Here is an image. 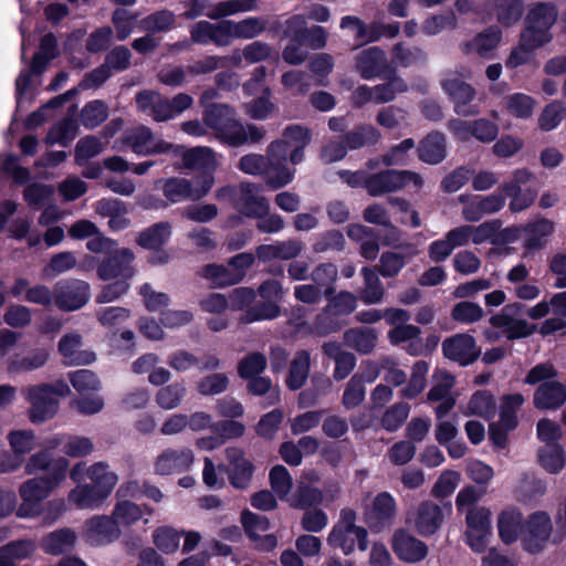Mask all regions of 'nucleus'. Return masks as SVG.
<instances>
[{
    "instance_id": "59",
    "label": "nucleus",
    "mask_w": 566,
    "mask_h": 566,
    "mask_svg": "<svg viewBox=\"0 0 566 566\" xmlns=\"http://www.w3.org/2000/svg\"><path fill=\"white\" fill-rule=\"evenodd\" d=\"M283 417V410L280 408L264 413L255 424V433L265 440L274 439L282 424Z\"/></svg>"
},
{
    "instance_id": "19",
    "label": "nucleus",
    "mask_w": 566,
    "mask_h": 566,
    "mask_svg": "<svg viewBox=\"0 0 566 566\" xmlns=\"http://www.w3.org/2000/svg\"><path fill=\"white\" fill-rule=\"evenodd\" d=\"M46 389L38 385L31 386L27 391V400L30 403L28 410L29 420L34 424H41L55 417L59 410V400L45 395Z\"/></svg>"
},
{
    "instance_id": "34",
    "label": "nucleus",
    "mask_w": 566,
    "mask_h": 566,
    "mask_svg": "<svg viewBox=\"0 0 566 566\" xmlns=\"http://www.w3.org/2000/svg\"><path fill=\"white\" fill-rule=\"evenodd\" d=\"M385 83L378 84L373 87L374 102L384 104L391 102L396 98L397 94L408 91L407 82L400 77L396 70H389V73L380 77Z\"/></svg>"
},
{
    "instance_id": "10",
    "label": "nucleus",
    "mask_w": 566,
    "mask_h": 566,
    "mask_svg": "<svg viewBox=\"0 0 566 566\" xmlns=\"http://www.w3.org/2000/svg\"><path fill=\"white\" fill-rule=\"evenodd\" d=\"M465 542L475 553H483L492 534L491 512L489 509L471 507L465 515Z\"/></svg>"
},
{
    "instance_id": "42",
    "label": "nucleus",
    "mask_w": 566,
    "mask_h": 566,
    "mask_svg": "<svg viewBox=\"0 0 566 566\" xmlns=\"http://www.w3.org/2000/svg\"><path fill=\"white\" fill-rule=\"evenodd\" d=\"M346 344L363 355L370 354L377 342V333L374 328H350L345 332Z\"/></svg>"
},
{
    "instance_id": "22",
    "label": "nucleus",
    "mask_w": 566,
    "mask_h": 566,
    "mask_svg": "<svg viewBox=\"0 0 566 566\" xmlns=\"http://www.w3.org/2000/svg\"><path fill=\"white\" fill-rule=\"evenodd\" d=\"M85 536L93 544L105 545L115 542L120 530L113 515H97L85 522Z\"/></svg>"
},
{
    "instance_id": "54",
    "label": "nucleus",
    "mask_w": 566,
    "mask_h": 566,
    "mask_svg": "<svg viewBox=\"0 0 566 566\" xmlns=\"http://www.w3.org/2000/svg\"><path fill=\"white\" fill-rule=\"evenodd\" d=\"M323 502V493L319 489L310 484H301L294 492L290 505L297 510L313 509Z\"/></svg>"
},
{
    "instance_id": "16",
    "label": "nucleus",
    "mask_w": 566,
    "mask_h": 566,
    "mask_svg": "<svg viewBox=\"0 0 566 566\" xmlns=\"http://www.w3.org/2000/svg\"><path fill=\"white\" fill-rule=\"evenodd\" d=\"M442 87L453 103L457 115L469 117L480 113L478 104H472L475 98L474 87L461 78H448L442 82Z\"/></svg>"
},
{
    "instance_id": "55",
    "label": "nucleus",
    "mask_w": 566,
    "mask_h": 566,
    "mask_svg": "<svg viewBox=\"0 0 566 566\" xmlns=\"http://www.w3.org/2000/svg\"><path fill=\"white\" fill-rule=\"evenodd\" d=\"M187 389L182 381H176L161 387L156 394L157 405L166 410L177 408L184 397L186 396Z\"/></svg>"
},
{
    "instance_id": "9",
    "label": "nucleus",
    "mask_w": 566,
    "mask_h": 566,
    "mask_svg": "<svg viewBox=\"0 0 566 566\" xmlns=\"http://www.w3.org/2000/svg\"><path fill=\"white\" fill-rule=\"evenodd\" d=\"M135 259V253L129 248L113 249L97 264V277L104 282L115 279H133L136 274Z\"/></svg>"
},
{
    "instance_id": "51",
    "label": "nucleus",
    "mask_w": 566,
    "mask_h": 566,
    "mask_svg": "<svg viewBox=\"0 0 566 566\" xmlns=\"http://www.w3.org/2000/svg\"><path fill=\"white\" fill-rule=\"evenodd\" d=\"M281 315V306L274 302H258L250 306L241 316L242 324H251L260 321H270Z\"/></svg>"
},
{
    "instance_id": "52",
    "label": "nucleus",
    "mask_w": 566,
    "mask_h": 566,
    "mask_svg": "<svg viewBox=\"0 0 566 566\" xmlns=\"http://www.w3.org/2000/svg\"><path fill=\"white\" fill-rule=\"evenodd\" d=\"M13 455L24 460L35 447V433L31 429L11 430L7 436Z\"/></svg>"
},
{
    "instance_id": "47",
    "label": "nucleus",
    "mask_w": 566,
    "mask_h": 566,
    "mask_svg": "<svg viewBox=\"0 0 566 566\" xmlns=\"http://www.w3.org/2000/svg\"><path fill=\"white\" fill-rule=\"evenodd\" d=\"M468 409L470 415L490 420L496 413V401L491 391L476 390L468 402Z\"/></svg>"
},
{
    "instance_id": "23",
    "label": "nucleus",
    "mask_w": 566,
    "mask_h": 566,
    "mask_svg": "<svg viewBox=\"0 0 566 566\" xmlns=\"http://www.w3.org/2000/svg\"><path fill=\"white\" fill-rule=\"evenodd\" d=\"M566 402V385L558 380L539 384L533 394V405L537 410H558Z\"/></svg>"
},
{
    "instance_id": "15",
    "label": "nucleus",
    "mask_w": 566,
    "mask_h": 566,
    "mask_svg": "<svg viewBox=\"0 0 566 566\" xmlns=\"http://www.w3.org/2000/svg\"><path fill=\"white\" fill-rule=\"evenodd\" d=\"M397 513V502L387 491L379 492L371 504L365 509L364 518L373 532H381L391 525Z\"/></svg>"
},
{
    "instance_id": "4",
    "label": "nucleus",
    "mask_w": 566,
    "mask_h": 566,
    "mask_svg": "<svg viewBox=\"0 0 566 566\" xmlns=\"http://www.w3.org/2000/svg\"><path fill=\"white\" fill-rule=\"evenodd\" d=\"M170 153L175 157H181L185 168L197 171L193 177L195 184L203 186V181H209V190H211L214 184L217 161L210 148L193 147L186 149L184 146L172 144Z\"/></svg>"
},
{
    "instance_id": "37",
    "label": "nucleus",
    "mask_w": 566,
    "mask_h": 566,
    "mask_svg": "<svg viewBox=\"0 0 566 566\" xmlns=\"http://www.w3.org/2000/svg\"><path fill=\"white\" fill-rule=\"evenodd\" d=\"M349 24H355V40L363 44L377 42L384 35V27L378 22H371L367 25L355 15H345L340 19V29L349 28Z\"/></svg>"
},
{
    "instance_id": "24",
    "label": "nucleus",
    "mask_w": 566,
    "mask_h": 566,
    "mask_svg": "<svg viewBox=\"0 0 566 566\" xmlns=\"http://www.w3.org/2000/svg\"><path fill=\"white\" fill-rule=\"evenodd\" d=\"M193 462L190 449H166L156 459L155 472L159 475H170L188 471Z\"/></svg>"
},
{
    "instance_id": "64",
    "label": "nucleus",
    "mask_w": 566,
    "mask_h": 566,
    "mask_svg": "<svg viewBox=\"0 0 566 566\" xmlns=\"http://www.w3.org/2000/svg\"><path fill=\"white\" fill-rule=\"evenodd\" d=\"M269 480L272 491L281 500H283L291 491L293 481L289 470L282 465L276 464L271 468Z\"/></svg>"
},
{
    "instance_id": "35",
    "label": "nucleus",
    "mask_w": 566,
    "mask_h": 566,
    "mask_svg": "<svg viewBox=\"0 0 566 566\" xmlns=\"http://www.w3.org/2000/svg\"><path fill=\"white\" fill-rule=\"evenodd\" d=\"M347 150H357L365 146H374L380 139L379 130L373 125L360 124L339 136Z\"/></svg>"
},
{
    "instance_id": "28",
    "label": "nucleus",
    "mask_w": 566,
    "mask_h": 566,
    "mask_svg": "<svg viewBox=\"0 0 566 566\" xmlns=\"http://www.w3.org/2000/svg\"><path fill=\"white\" fill-rule=\"evenodd\" d=\"M524 530V517L516 507H506L497 515L499 537L505 545L515 543Z\"/></svg>"
},
{
    "instance_id": "30",
    "label": "nucleus",
    "mask_w": 566,
    "mask_h": 566,
    "mask_svg": "<svg viewBox=\"0 0 566 566\" xmlns=\"http://www.w3.org/2000/svg\"><path fill=\"white\" fill-rule=\"evenodd\" d=\"M77 536L72 528L63 527L50 532L41 538V549L53 556L63 555L74 549Z\"/></svg>"
},
{
    "instance_id": "8",
    "label": "nucleus",
    "mask_w": 566,
    "mask_h": 566,
    "mask_svg": "<svg viewBox=\"0 0 566 566\" xmlns=\"http://www.w3.org/2000/svg\"><path fill=\"white\" fill-rule=\"evenodd\" d=\"M156 188L161 190L166 201L171 205L182 201H198L205 198L209 192V181H203V186L195 184L182 177L161 178L156 181Z\"/></svg>"
},
{
    "instance_id": "2",
    "label": "nucleus",
    "mask_w": 566,
    "mask_h": 566,
    "mask_svg": "<svg viewBox=\"0 0 566 566\" xmlns=\"http://www.w3.org/2000/svg\"><path fill=\"white\" fill-rule=\"evenodd\" d=\"M557 19L558 10L555 3L536 2L528 9L520 34L545 46L554 39L552 29Z\"/></svg>"
},
{
    "instance_id": "29",
    "label": "nucleus",
    "mask_w": 566,
    "mask_h": 566,
    "mask_svg": "<svg viewBox=\"0 0 566 566\" xmlns=\"http://www.w3.org/2000/svg\"><path fill=\"white\" fill-rule=\"evenodd\" d=\"M418 158L429 165H438L447 157V140L444 134L438 130L424 136L417 148Z\"/></svg>"
},
{
    "instance_id": "48",
    "label": "nucleus",
    "mask_w": 566,
    "mask_h": 566,
    "mask_svg": "<svg viewBox=\"0 0 566 566\" xmlns=\"http://www.w3.org/2000/svg\"><path fill=\"white\" fill-rule=\"evenodd\" d=\"M543 48L536 42L520 34L517 45L514 46L505 62L507 69H516L530 63L534 59V52Z\"/></svg>"
},
{
    "instance_id": "38",
    "label": "nucleus",
    "mask_w": 566,
    "mask_h": 566,
    "mask_svg": "<svg viewBox=\"0 0 566 566\" xmlns=\"http://www.w3.org/2000/svg\"><path fill=\"white\" fill-rule=\"evenodd\" d=\"M311 355L307 350H298L291 361L289 374L286 377V386L290 390L296 391L301 389L310 373Z\"/></svg>"
},
{
    "instance_id": "56",
    "label": "nucleus",
    "mask_w": 566,
    "mask_h": 566,
    "mask_svg": "<svg viewBox=\"0 0 566 566\" xmlns=\"http://www.w3.org/2000/svg\"><path fill=\"white\" fill-rule=\"evenodd\" d=\"M87 475L92 484L106 492V497L109 496L117 482V475L108 471V465L104 462L94 463L87 470Z\"/></svg>"
},
{
    "instance_id": "58",
    "label": "nucleus",
    "mask_w": 566,
    "mask_h": 566,
    "mask_svg": "<svg viewBox=\"0 0 566 566\" xmlns=\"http://www.w3.org/2000/svg\"><path fill=\"white\" fill-rule=\"evenodd\" d=\"M535 99L524 93H514L505 97V108L516 118H530L533 114Z\"/></svg>"
},
{
    "instance_id": "32",
    "label": "nucleus",
    "mask_w": 566,
    "mask_h": 566,
    "mask_svg": "<svg viewBox=\"0 0 566 566\" xmlns=\"http://www.w3.org/2000/svg\"><path fill=\"white\" fill-rule=\"evenodd\" d=\"M283 139L292 145L290 154V161L293 165H298L304 159L305 148L312 140V132L308 127L300 124L287 125L283 130Z\"/></svg>"
},
{
    "instance_id": "63",
    "label": "nucleus",
    "mask_w": 566,
    "mask_h": 566,
    "mask_svg": "<svg viewBox=\"0 0 566 566\" xmlns=\"http://www.w3.org/2000/svg\"><path fill=\"white\" fill-rule=\"evenodd\" d=\"M133 279H115L113 282L102 286L99 293L95 297L97 304L112 303L124 295H126L130 289V282Z\"/></svg>"
},
{
    "instance_id": "43",
    "label": "nucleus",
    "mask_w": 566,
    "mask_h": 566,
    "mask_svg": "<svg viewBox=\"0 0 566 566\" xmlns=\"http://www.w3.org/2000/svg\"><path fill=\"white\" fill-rule=\"evenodd\" d=\"M200 276L210 280L213 287H226L240 283L243 280V274L234 275L232 270L228 268L209 263L201 268L199 271Z\"/></svg>"
},
{
    "instance_id": "21",
    "label": "nucleus",
    "mask_w": 566,
    "mask_h": 566,
    "mask_svg": "<svg viewBox=\"0 0 566 566\" xmlns=\"http://www.w3.org/2000/svg\"><path fill=\"white\" fill-rule=\"evenodd\" d=\"M356 69L364 80L381 77L396 70L388 63L385 52L378 46L368 48L356 57Z\"/></svg>"
},
{
    "instance_id": "44",
    "label": "nucleus",
    "mask_w": 566,
    "mask_h": 566,
    "mask_svg": "<svg viewBox=\"0 0 566 566\" xmlns=\"http://www.w3.org/2000/svg\"><path fill=\"white\" fill-rule=\"evenodd\" d=\"M237 167L247 175L262 176L265 184L268 178L274 175L269 158L261 154L251 153L242 156Z\"/></svg>"
},
{
    "instance_id": "11",
    "label": "nucleus",
    "mask_w": 566,
    "mask_h": 566,
    "mask_svg": "<svg viewBox=\"0 0 566 566\" xmlns=\"http://www.w3.org/2000/svg\"><path fill=\"white\" fill-rule=\"evenodd\" d=\"M122 142L138 156L168 154L172 148L171 143L155 138L153 130L145 125L126 130Z\"/></svg>"
},
{
    "instance_id": "62",
    "label": "nucleus",
    "mask_w": 566,
    "mask_h": 566,
    "mask_svg": "<svg viewBox=\"0 0 566 566\" xmlns=\"http://www.w3.org/2000/svg\"><path fill=\"white\" fill-rule=\"evenodd\" d=\"M138 14L124 8H116L112 13V23L116 31V39L125 41L133 32Z\"/></svg>"
},
{
    "instance_id": "12",
    "label": "nucleus",
    "mask_w": 566,
    "mask_h": 566,
    "mask_svg": "<svg viewBox=\"0 0 566 566\" xmlns=\"http://www.w3.org/2000/svg\"><path fill=\"white\" fill-rule=\"evenodd\" d=\"M447 126L450 133L461 142H467L473 137L481 143H491L499 135V126L488 118L473 120L451 118Z\"/></svg>"
},
{
    "instance_id": "53",
    "label": "nucleus",
    "mask_w": 566,
    "mask_h": 566,
    "mask_svg": "<svg viewBox=\"0 0 566 566\" xmlns=\"http://www.w3.org/2000/svg\"><path fill=\"white\" fill-rule=\"evenodd\" d=\"M266 356L260 352H252L239 360L237 371L241 379L247 380L261 375L266 369Z\"/></svg>"
},
{
    "instance_id": "36",
    "label": "nucleus",
    "mask_w": 566,
    "mask_h": 566,
    "mask_svg": "<svg viewBox=\"0 0 566 566\" xmlns=\"http://www.w3.org/2000/svg\"><path fill=\"white\" fill-rule=\"evenodd\" d=\"M502 39L499 27L491 25L478 33L472 41L464 43V52L474 50L481 57H488L489 53L497 48Z\"/></svg>"
},
{
    "instance_id": "26",
    "label": "nucleus",
    "mask_w": 566,
    "mask_h": 566,
    "mask_svg": "<svg viewBox=\"0 0 566 566\" xmlns=\"http://www.w3.org/2000/svg\"><path fill=\"white\" fill-rule=\"evenodd\" d=\"M505 198L502 193H491L488 196H474L462 208V216L469 222L480 221L485 214L500 211L505 206Z\"/></svg>"
},
{
    "instance_id": "45",
    "label": "nucleus",
    "mask_w": 566,
    "mask_h": 566,
    "mask_svg": "<svg viewBox=\"0 0 566 566\" xmlns=\"http://www.w3.org/2000/svg\"><path fill=\"white\" fill-rule=\"evenodd\" d=\"M494 10L497 22L510 28L518 22L524 12L523 0H495Z\"/></svg>"
},
{
    "instance_id": "40",
    "label": "nucleus",
    "mask_w": 566,
    "mask_h": 566,
    "mask_svg": "<svg viewBox=\"0 0 566 566\" xmlns=\"http://www.w3.org/2000/svg\"><path fill=\"white\" fill-rule=\"evenodd\" d=\"M54 490L52 484L43 475L29 479L23 482L19 489L23 503L39 504L46 499Z\"/></svg>"
},
{
    "instance_id": "13",
    "label": "nucleus",
    "mask_w": 566,
    "mask_h": 566,
    "mask_svg": "<svg viewBox=\"0 0 566 566\" xmlns=\"http://www.w3.org/2000/svg\"><path fill=\"white\" fill-rule=\"evenodd\" d=\"M90 292L91 286L85 281L62 280L54 286V304L64 312L80 310L88 302Z\"/></svg>"
},
{
    "instance_id": "49",
    "label": "nucleus",
    "mask_w": 566,
    "mask_h": 566,
    "mask_svg": "<svg viewBox=\"0 0 566 566\" xmlns=\"http://www.w3.org/2000/svg\"><path fill=\"white\" fill-rule=\"evenodd\" d=\"M176 15L172 11L163 9L155 11L140 20L139 27L143 31L168 32L175 28Z\"/></svg>"
},
{
    "instance_id": "1",
    "label": "nucleus",
    "mask_w": 566,
    "mask_h": 566,
    "mask_svg": "<svg viewBox=\"0 0 566 566\" xmlns=\"http://www.w3.org/2000/svg\"><path fill=\"white\" fill-rule=\"evenodd\" d=\"M205 125L214 132L216 138L226 146L240 147L258 144L265 136V129L254 124L245 126L237 118L235 109L223 103H211L203 111Z\"/></svg>"
},
{
    "instance_id": "41",
    "label": "nucleus",
    "mask_w": 566,
    "mask_h": 566,
    "mask_svg": "<svg viewBox=\"0 0 566 566\" xmlns=\"http://www.w3.org/2000/svg\"><path fill=\"white\" fill-rule=\"evenodd\" d=\"M524 402L525 398L520 392L503 395L499 406V421L507 429H516L518 426L517 411Z\"/></svg>"
},
{
    "instance_id": "46",
    "label": "nucleus",
    "mask_w": 566,
    "mask_h": 566,
    "mask_svg": "<svg viewBox=\"0 0 566 566\" xmlns=\"http://www.w3.org/2000/svg\"><path fill=\"white\" fill-rule=\"evenodd\" d=\"M109 115V108L105 101L93 99L87 102L81 111V123L86 129L101 126Z\"/></svg>"
},
{
    "instance_id": "18",
    "label": "nucleus",
    "mask_w": 566,
    "mask_h": 566,
    "mask_svg": "<svg viewBox=\"0 0 566 566\" xmlns=\"http://www.w3.org/2000/svg\"><path fill=\"white\" fill-rule=\"evenodd\" d=\"M391 548L398 559L409 564L423 560L429 552L424 542L418 539L405 528L395 531L391 539Z\"/></svg>"
},
{
    "instance_id": "50",
    "label": "nucleus",
    "mask_w": 566,
    "mask_h": 566,
    "mask_svg": "<svg viewBox=\"0 0 566 566\" xmlns=\"http://www.w3.org/2000/svg\"><path fill=\"white\" fill-rule=\"evenodd\" d=\"M537 457L539 464L552 474L560 472L566 461V453L559 443L541 448Z\"/></svg>"
},
{
    "instance_id": "61",
    "label": "nucleus",
    "mask_w": 566,
    "mask_h": 566,
    "mask_svg": "<svg viewBox=\"0 0 566 566\" xmlns=\"http://www.w3.org/2000/svg\"><path fill=\"white\" fill-rule=\"evenodd\" d=\"M76 125L72 119H64L62 123L54 125L48 132L44 142L48 146L59 144L67 147L69 143L75 138Z\"/></svg>"
},
{
    "instance_id": "31",
    "label": "nucleus",
    "mask_w": 566,
    "mask_h": 566,
    "mask_svg": "<svg viewBox=\"0 0 566 566\" xmlns=\"http://www.w3.org/2000/svg\"><path fill=\"white\" fill-rule=\"evenodd\" d=\"M82 336L80 334H65L61 337L57 349L67 365H90L95 360V354L90 350H80Z\"/></svg>"
},
{
    "instance_id": "3",
    "label": "nucleus",
    "mask_w": 566,
    "mask_h": 566,
    "mask_svg": "<svg viewBox=\"0 0 566 566\" xmlns=\"http://www.w3.org/2000/svg\"><path fill=\"white\" fill-rule=\"evenodd\" d=\"M356 511L349 507L343 509L339 514V521L329 532L327 542L333 547H339L345 555H349L355 549V542L348 537L354 534L357 538L358 549L364 552L368 548V532L363 526H357Z\"/></svg>"
},
{
    "instance_id": "6",
    "label": "nucleus",
    "mask_w": 566,
    "mask_h": 566,
    "mask_svg": "<svg viewBox=\"0 0 566 566\" xmlns=\"http://www.w3.org/2000/svg\"><path fill=\"white\" fill-rule=\"evenodd\" d=\"M412 182L416 187L422 186V178L418 172L410 170L387 169L376 174H368L366 190L369 196L378 197L405 188Z\"/></svg>"
},
{
    "instance_id": "14",
    "label": "nucleus",
    "mask_w": 566,
    "mask_h": 566,
    "mask_svg": "<svg viewBox=\"0 0 566 566\" xmlns=\"http://www.w3.org/2000/svg\"><path fill=\"white\" fill-rule=\"evenodd\" d=\"M552 533V521L544 511H536L525 521L523 547L531 554H537L545 547Z\"/></svg>"
},
{
    "instance_id": "60",
    "label": "nucleus",
    "mask_w": 566,
    "mask_h": 566,
    "mask_svg": "<svg viewBox=\"0 0 566 566\" xmlns=\"http://www.w3.org/2000/svg\"><path fill=\"white\" fill-rule=\"evenodd\" d=\"M365 396L364 379H360L358 374H354L344 389L342 405L347 410L354 409L365 400Z\"/></svg>"
},
{
    "instance_id": "33",
    "label": "nucleus",
    "mask_w": 566,
    "mask_h": 566,
    "mask_svg": "<svg viewBox=\"0 0 566 566\" xmlns=\"http://www.w3.org/2000/svg\"><path fill=\"white\" fill-rule=\"evenodd\" d=\"M171 237V224L168 221L156 222L142 230L136 244L146 250H160Z\"/></svg>"
},
{
    "instance_id": "25",
    "label": "nucleus",
    "mask_w": 566,
    "mask_h": 566,
    "mask_svg": "<svg viewBox=\"0 0 566 566\" xmlns=\"http://www.w3.org/2000/svg\"><path fill=\"white\" fill-rule=\"evenodd\" d=\"M442 509L432 501H422L415 514V528L422 537L434 535L443 523Z\"/></svg>"
},
{
    "instance_id": "27",
    "label": "nucleus",
    "mask_w": 566,
    "mask_h": 566,
    "mask_svg": "<svg viewBox=\"0 0 566 566\" xmlns=\"http://www.w3.org/2000/svg\"><path fill=\"white\" fill-rule=\"evenodd\" d=\"M555 229L554 222L547 218H538L523 227V247L528 252L542 250L548 243Z\"/></svg>"
},
{
    "instance_id": "39",
    "label": "nucleus",
    "mask_w": 566,
    "mask_h": 566,
    "mask_svg": "<svg viewBox=\"0 0 566 566\" xmlns=\"http://www.w3.org/2000/svg\"><path fill=\"white\" fill-rule=\"evenodd\" d=\"M364 289L359 291V298L367 305L380 303L385 295V289L377 271L369 266L361 269Z\"/></svg>"
},
{
    "instance_id": "20",
    "label": "nucleus",
    "mask_w": 566,
    "mask_h": 566,
    "mask_svg": "<svg viewBox=\"0 0 566 566\" xmlns=\"http://www.w3.org/2000/svg\"><path fill=\"white\" fill-rule=\"evenodd\" d=\"M262 190L261 185L254 182H241L238 211L249 219H260L269 214L270 203L264 196H258Z\"/></svg>"
},
{
    "instance_id": "57",
    "label": "nucleus",
    "mask_w": 566,
    "mask_h": 566,
    "mask_svg": "<svg viewBox=\"0 0 566 566\" xmlns=\"http://www.w3.org/2000/svg\"><path fill=\"white\" fill-rule=\"evenodd\" d=\"M67 378L73 388L81 395L96 392L101 389L97 375L90 369L70 371Z\"/></svg>"
},
{
    "instance_id": "7",
    "label": "nucleus",
    "mask_w": 566,
    "mask_h": 566,
    "mask_svg": "<svg viewBox=\"0 0 566 566\" xmlns=\"http://www.w3.org/2000/svg\"><path fill=\"white\" fill-rule=\"evenodd\" d=\"M292 145L289 142L275 139L270 143L266 149V158L270 160V166L274 172L272 177L266 180V187L271 190H279L291 184L295 176V169L287 166Z\"/></svg>"
},
{
    "instance_id": "17",
    "label": "nucleus",
    "mask_w": 566,
    "mask_h": 566,
    "mask_svg": "<svg viewBox=\"0 0 566 566\" xmlns=\"http://www.w3.org/2000/svg\"><path fill=\"white\" fill-rule=\"evenodd\" d=\"M442 354L449 360L458 363L460 366L473 364L481 355L475 338L467 333L455 334L448 337L442 343Z\"/></svg>"
},
{
    "instance_id": "5",
    "label": "nucleus",
    "mask_w": 566,
    "mask_h": 566,
    "mask_svg": "<svg viewBox=\"0 0 566 566\" xmlns=\"http://www.w3.org/2000/svg\"><path fill=\"white\" fill-rule=\"evenodd\" d=\"M224 454L228 463L219 464L218 470L227 474L229 484L233 489L248 490L255 472L254 463L240 447H228Z\"/></svg>"
}]
</instances>
